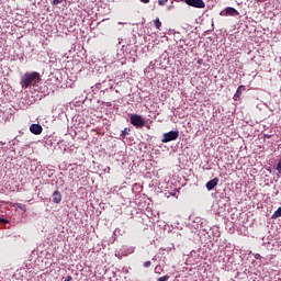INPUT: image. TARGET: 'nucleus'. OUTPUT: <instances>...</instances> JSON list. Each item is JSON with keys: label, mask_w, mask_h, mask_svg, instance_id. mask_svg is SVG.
<instances>
[{"label": "nucleus", "mask_w": 281, "mask_h": 281, "mask_svg": "<svg viewBox=\"0 0 281 281\" xmlns=\"http://www.w3.org/2000/svg\"><path fill=\"white\" fill-rule=\"evenodd\" d=\"M41 82V74L34 72H26L21 79V86L23 89H27L33 87L34 85H38Z\"/></svg>", "instance_id": "nucleus-1"}, {"label": "nucleus", "mask_w": 281, "mask_h": 281, "mask_svg": "<svg viewBox=\"0 0 281 281\" xmlns=\"http://www.w3.org/2000/svg\"><path fill=\"white\" fill-rule=\"evenodd\" d=\"M130 123L132 126H135V128H143L144 124H146L144 117H142L139 114H131Z\"/></svg>", "instance_id": "nucleus-2"}, {"label": "nucleus", "mask_w": 281, "mask_h": 281, "mask_svg": "<svg viewBox=\"0 0 281 281\" xmlns=\"http://www.w3.org/2000/svg\"><path fill=\"white\" fill-rule=\"evenodd\" d=\"M179 139V131H170L162 135V144H168V142H175Z\"/></svg>", "instance_id": "nucleus-3"}, {"label": "nucleus", "mask_w": 281, "mask_h": 281, "mask_svg": "<svg viewBox=\"0 0 281 281\" xmlns=\"http://www.w3.org/2000/svg\"><path fill=\"white\" fill-rule=\"evenodd\" d=\"M221 16H238L240 14L238 10L232 7H227L225 10L221 11Z\"/></svg>", "instance_id": "nucleus-4"}, {"label": "nucleus", "mask_w": 281, "mask_h": 281, "mask_svg": "<svg viewBox=\"0 0 281 281\" xmlns=\"http://www.w3.org/2000/svg\"><path fill=\"white\" fill-rule=\"evenodd\" d=\"M184 2L187 3V5H191V8H205V2L203 0H184Z\"/></svg>", "instance_id": "nucleus-5"}, {"label": "nucleus", "mask_w": 281, "mask_h": 281, "mask_svg": "<svg viewBox=\"0 0 281 281\" xmlns=\"http://www.w3.org/2000/svg\"><path fill=\"white\" fill-rule=\"evenodd\" d=\"M30 131L33 135H41V133H43V126H41V124H32Z\"/></svg>", "instance_id": "nucleus-6"}, {"label": "nucleus", "mask_w": 281, "mask_h": 281, "mask_svg": "<svg viewBox=\"0 0 281 281\" xmlns=\"http://www.w3.org/2000/svg\"><path fill=\"white\" fill-rule=\"evenodd\" d=\"M217 186H218V178H214V179L210 180L209 182H206V189L209 191L214 190V188Z\"/></svg>", "instance_id": "nucleus-7"}, {"label": "nucleus", "mask_w": 281, "mask_h": 281, "mask_svg": "<svg viewBox=\"0 0 281 281\" xmlns=\"http://www.w3.org/2000/svg\"><path fill=\"white\" fill-rule=\"evenodd\" d=\"M52 198H53V203H56V204H58V203H60V201H63V194H60L59 191H55L53 193Z\"/></svg>", "instance_id": "nucleus-8"}, {"label": "nucleus", "mask_w": 281, "mask_h": 281, "mask_svg": "<svg viewBox=\"0 0 281 281\" xmlns=\"http://www.w3.org/2000/svg\"><path fill=\"white\" fill-rule=\"evenodd\" d=\"M245 86H239L236 93H235V98H240V95H243V91H245Z\"/></svg>", "instance_id": "nucleus-9"}, {"label": "nucleus", "mask_w": 281, "mask_h": 281, "mask_svg": "<svg viewBox=\"0 0 281 281\" xmlns=\"http://www.w3.org/2000/svg\"><path fill=\"white\" fill-rule=\"evenodd\" d=\"M131 133V128L125 127L122 132H121V137L122 139L126 138V135H128Z\"/></svg>", "instance_id": "nucleus-10"}, {"label": "nucleus", "mask_w": 281, "mask_h": 281, "mask_svg": "<svg viewBox=\"0 0 281 281\" xmlns=\"http://www.w3.org/2000/svg\"><path fill=\"white\" fill-rule=\"evenodd\" d=\"M281 216V207H279L271 216V218L276 220V218H280Z\"/></svg>", "instance_id": "nucleus-11"}, {"label": "nucleus", "mask_w": 281, "mask_h": 281, "mask_svg": "<svg viewBox=\"0 0 281 281\" xmlns=\"http://www.w3.org/2000/svg\"><path fill=\"white\" fill-rule=\"evenodd\" d=\"M155 27H156L157 30H160V29H161V21H159V18H157V19L155 20Z\"/></svg>", "instance_id": "nucleus-12"}, {"label": "nucleus", "mask_w": 281, "mask_h": 281, "mask_svg": "<svg viewBox=\"0 0 281 281\" xmlns=\"http://www.w3.org/2000/svg\"><path fill=\"white\" fill-rule=\"evenodd\" d=\"M170 279L169 276H164L157 279V281H168Z\"/></svg>", "instance_id": "nucleus-13"}, {"label": "nucleus", "mask_w": 281, "mask_h": 281, "mask_svg": "<svg viewBox=\"0 0 281 281\" xmlns=\"http://www.w3.org/2000/svg\"><path fill=\"white\" fill-rule=\"evenodd\" d=\"M168 0H158V5H166Z\"/></svg>", "instance_id": "nucleus-14"}, {"label": "nucleus", "mask_w": 281, "mask_h": 281, "mask_svg": "<svg viewBox=\"0 0 281 281\" xmlns=\"http://www.w3.org/2000/svg\"><path fill=\"white\" fill-rule=\"evenodd\" d=\"M151 262L150 261H145L143 263V267H145V269H148V267H150Z\"/></svg>", "instance_id": "nucleus-15"}, {"label": "nucleus", "mask_w": 281, "mask_h": 281, "mask_svg": "<svg viewBox=\"0 0 281 281\" xmlns=\"http://www.w3.org/2000/svg\"><path fill=\"white\" fill-rule=\"evenodd\" d=\"M59 3H63V0H53V5H59Z\"/></svg>", "instance_id": "nucleus-16"}, {"label": "nucleus", "mask_w": 281, "mask_h": 281, "mask_svg": "<svg viewBox=\"0 0 281 281\" xmlns=\"http://www.w3.org/2000/svg\"><path fill=\"white\" fill-rule=\"evenodd\" d=\"M0 223H3L4 225H8V220L0 217Z\"/></svg>", "instance_id": "nucleus-17"}, {"label": "nucleus", "mask_w": 281, "mask_h": 281, "mask_svg": "<svg viewBox=\"0 0 281 281\" xmlns=\"http://www.w3.org/2000/svg\"><path fill=\"white\" fill-rule=\"evenodd\" d=\"M159 271H161V267L157 266V267L155 268V273H159Z\"/></svg>", "instance_id": "nucleus-18"}, {"label": "nucleus", "mask_w": 281, "mask_h": 281, "mask_svg": "<svg viewBox=\"0 0 281 281\" xmlns=\"http://www.w3.org/2000/svg\"><path fill=\"white\" fill-rule=\"evenodd\" d=\"M173 9H175V5H172V4L167 8L168 11L173 10Z\"/></svg>", "instance_id": "nucleus-19"}, {"label": "nucleus", "mask_w": 281, "mask_h": 281, "mask_svg": "<svg viewBox=\"0 0 281 281\" xmlns=\"http://www.w3.org/2000/svg\"><path fill=\"white\" fill-rule=\"evenodd\" d=\"M95 87L97 89H102V83H97Z\"/></svg>", "instance_id": "nucleus-20"}, {"label": "nucleus", "mask_w": 281, "mask_h": 281, "mask_svg": "<svg viewBox=\"0 0 281 281\" xmlns=\"http://www.w3.org/2000/svg\"><path fill=\"white\" fill-rule=\"evenodd\" d=\"M256 260H260V254L255 255Z\"/></svg>", "instance_id": "nucleus-21"}, {"label": "nucleus", "mask_w": 281, "mask_h": 281, "mask_svg": "<svg viewBox=\"0 0 281 281\" xmlns=\"http://www.w3.org/2000/svg\"><path fill=\"white\" fill-rule=\"evenodd\" d=\"M142 3H150V0H140Z\"/></svg>", "instance_id": "nucleus-22"}, {"label": "nucleus", "mask_w": 281, "mask_h": 281, "mask_svg": "<svg viewBox=\"0 0 281 281\" xmlns=\"http://www.w3.org/2000/svg\"><path fill=\"white\" fill-rule=\"evenodd\" d=\"M198 64H199V65H203V59H199V60H198Z\"/></svg>", "instance_id": "nucleus-23"}, {"label": "nucleus", "mask_w": 281, "mask_h": 281, "mask_svg": "<svg viewBox=\"0 0 281 281\" xmlns=\"http://www.w3.org/2000/svg\"><path fill=\"white\" fill-rule=\"evenodd\" d=\"M18 207H19L20 210H25L23 206H21V204H18Z\"/></svg>", "instance_id": "nucleus-24"}, {"label": "nucleus", "mask_w": 281, "mask_h": 281, "mask_svg": "<svg viewBox=\"0 0 281 281\" xmlns=\"http://www.w3.org/2000/svg\"><path fill=\"white\" fill-rule=\"evenodd\" d=\"M0 146H5V143L1 140Z\"/></svg>", "instance_id": "nucleus-25"}, {"label": "nucleus", "mask_w": 281, "mask_h": 281, "mask_svg": "<svg viewBox=\"0 0 281 281\" xmlns=\"http://www.w3.org/2000/svg\"><path fill=\"white\" fill-rule=\"evenodd\" d=\"M106 171H108V172H111V168L108 167Z\"/></svg>", "instance_id": "nucleus-26"}, {"label": "nucleus", "mask_w": 281, "mask_h": 281, "mask_svg": "<svg viewBox=\"0 0 281 281\" xmlns=\"http://www.w3.org/2000/svg\"><path fill=\"white\" fill-rule=\"evenodd\" d=\"M106 171H108V172H111V168L108 167Z\"/></svg>", "instance_id": "nucleus-27"}]
</instances>
